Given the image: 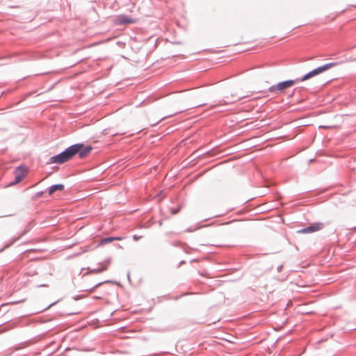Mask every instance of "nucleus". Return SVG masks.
I'll list each match as a JSON object with an SVG mask.
<instances>
[{"mask_svg":"<svg viewBox=\"0 0 356 356\" xmlns=\"http://www.w3.org/2000/svg\"><path fill=\"white\" fill-rule=\"evenodd\" d=\"M336 65V63H330L325 64L309 72V73L305 74L302 79H297L296 80H288L283 82H280L277 85L273 86L269 88V91L271 92H277L278 91L282 92L284 90L293 86L295 83L299 81H306L310 78H312L314 76L318 75L325 72L326 70H328L329 69Z\"/></svg>","mask_w":356,"mask_h":356,"instance_id":"obj_1","label":"nucleus"},{"mask_svg":"<svg viewBox=\"0 0 356 356\" xmlns=\"http://www.w3.org/2000/svg\"><path fill=\"white\" fill-rule=\"evenodd\" d=\"M75 148L71 146L66 149L63 152L51 158V163H63L70 160L74 156Z\"/></svg>","mask_w":356,"mask_h":356,"instance_id":"obj_2","label":"nucleus"},{"mask_svg":"<svg viewBox=\"0 0 356 356\" xmlns=\"http://www.w3.org/2000/svg\"><path fill=\"white\" fill-rule=\"evenodd\" d=\"M75 148L74 155L78 154L81 159L86 157L92 151V147L90 145L85 146L83 144L78 143L71 146Z\"/></svg>","mask_w":356,"mask_h":356,"instance_id":"obj_3","label":"nucleus"},{"mask_svg":"<svg viewBox=\"0 0 356 356\" xmlns=\"http://www.w3.org/2000/svg\"><path fill=\"white\" fill-rule=\"evenodd\" d=\"M324 227V224L323 222H315L312 224L311 225L298 230V232L300 234H310L316 232H318L323 229Z\"/></svg>","mask_w":356,"mask_h":356,"instance_id":"obj_4","label":"nucleus"},{"mask_svg":"<svg viewBox=\"0 0 356 356\" xmlns=\"http://www.w3.org/2000/svg\"><path fill=\"white\" fill-rule=\"evenodd\" d=\"M26 175V170L24 167H18L14 171L15 181L10 184H15L20 182Z\"/></svg>","mask_w":356,"mask_h":356,"instance_id":"obj_5","label":"nucleus"},{"mask_svg":"<svg viewBox=\"0 0 356 356\" xmlns=\"http://www.w3.org/2000/svg\"><path fill=\"white\" fill-rule=\"evenodd\" d=\"M136 22V19L126 15H119L115 19V23L118 25L134 24Z\"/></svg>","mask_w":356,"mask_h":356,"instance_id":"obj_6","label":"nucleus"},{"mask_svg":"<svg viewBox=\"0 0 356 356\" xmlns=\"http://www.w3.org/2000/svg\"><path fill=\"white\" fill-rule=\"evenodd\" d=\"M99 265H100L99 268L93 269L92 270V272H93L95 273H102V272L106 270L108 268V266L109 265V261H103Z\"/></svg>","mask_w":356,"mask_h":356,"instance_id":"obj_7","label":"nucleus"},{"mask_svg":"<svg viewBox=\"0 0 356 356\" xmlns=\"http://www.w3.org/2000/svg\"><path fill=\"white\" fill-rule=\"evenodd\" d=\"M64 189V185L56 184L53 185L49 188V194L52 195L56 191H63Z\"/></svg>","mask_w":356,"mask_h":356,"instance_id":"obj_8","label":"nucleus"},{"mask_svg":"<svg viewBox=\"0 0 356 356\" xmlns=\"http://www.w3.org/2000/svg\"><path fill=\"white\" fill-rule=\"evenodd\" d=\"M115 240H118V241H120L121 240V238L120 237H108V238H105L104 239L102 240L101 241V244H106V243H111Z\"/></svg>","mask_w":356,"mask_h":356,"instance_id":"obj_9","label":"nucleus"}]
</instances>
